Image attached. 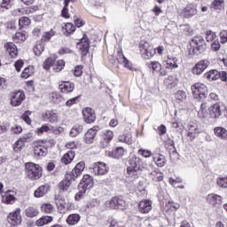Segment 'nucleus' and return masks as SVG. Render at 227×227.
<instances>
[{
    "mask_svg": "<svg viewBox=\"0 0 227 227\" xmlns=\"http://www.w3.org/2000/svg\"><path fill=\"white\" fill-rule=\"evenodd\" d=\"M101 148H107L109 146V143H111L114 137V132L110 129H105L101 132Z\"/></svg>",
    "mask_w": 227,
    "mask_h": 227,
    "instance_id": "6e6552de",
    "label": "nucleus"
},
{
    "mask_svg": "<svg viewBox=\"0 0 227 227\" xmlns=\"http://www.w3.org/2000/svg\"><path fill=\"white\" fill-rule=\"evenodd\" d=\"M119 63H122L125 67V68H128V70H132V64L127 59L125 55H123V51L119 52V58H118Z\"/></svg>",
    "mask_w": 227,
    "mask_h": 227,
    "instance_id": "f704fd0d",
    "label": "nucleus"
},
{
    "mask_svg": "<svg viewBox=\"0 0 227 227\" xmlns=\"http://www.w3.org/2000/svg\"><path fill=\"white\" fill-rule=\"evenodd\" d=\"M145 165H143V160L137 156H130L128 159L127 172L129 176H137V171H143Z\"/></svg>",
    "mask_w": 227,
    "mask_h": 227,
    "instance_id": "7ed1b4c3",
    "label": "nucleus"
},
{
    "mask_svg": "<svg viewBox=\"0 0 227 227\" xmlns=\"http://www.w3.org/2000/svg\"><path fill=\"white\" fill-rule=\"evenodd\" d=\"M138 153L145 157V159H148L150 157H153L155 155L154 153H152L150 150H145V149H140L138 150Z\"/></svg>",
    "mask_w": 227,
    "mask_h": 227,
    "instance_id": "e2e57ef3",
    "label": "nucleus"
},
{
    "mask_svg": "<svg viewBox=\"0 0 227 227\" xmlns=\"http://www.w3.org/2000/svg\"><path fill=\"white\" fill-rule=\"evenodd\" d=\"M54 61H56V59L54 58L50 57L46 59L43 64L44 70H49V68H51L54 65Z\"/></svg>",
    "mask_w": 227,
    "mask_h": 227,
    "instance_id": "864d4df0",
    "label": "nucleus"
},
{
    "mask_svg": "<svg viewBox=\"0 0 227 227\" xmlns=\"http://www.w3.org/2000/svg\"><path fill=\"white\" fill-rule=\"evenodd\" d=\"M81 221V215L79 214H71L67 218V223L69 224V226H74L77 224Z\"/></svg>",
    "mask_w": 227,
    "mask_h": 227,
    "instance_id": "72a5a7b5",
    "label": "nucleus"
},
{
    "mask_svg": "<svg viewBox=\"0 0 227 227\" xmlns=\"http://www.w3.org/2000/svg\"><path fill=\"white\" fill-rule=\"evenodd\" d=\"M211 50L214 51V52H217V51L221 50V43L219 42V39H215L211 43Z\"/></svg>",
    "mask_w": 227,
    "mask_h": 227,
    "instance_id": "69168bd1",
    "label": "nucleus"
},
{
    "mask_svg": "<svg viewBox=\"0 0 227 227\" xmlns=\"http://www.w3.org/2000/svg\"><path fill=\"white\" fill-rule=\"evenodd\" d=\"M82 65L76 66L73 71V74L75 77H81L82 75Z\"/></svg>",
    "mask_w": 227,
    "mask_h": 227,
    "instance_id": "338daca9",
    "label": "nucleus"
},
{
    "mask_svg": "<svg viewBox=\"0 0 227 227\" xmlns=\"http://www.w3.org/2000/svg\"><path fill=\"white\" fill-rule=\"evenodd\" d=\"M198 13V10L193 4H188L182 10L181 15L184 17V19H191L194 17Z\"/></svg>",
    "mask_w": 227,
    "mask_h": 227,
    "instance_id": "4468645a",
    "label": "nucleus"
},
{
    "mask_svg": "<svg viewBox=\"0 0 227 227\" xmlns=\"http://www.w3.org/2000/svg\"><path fill=\"white\" fill-rule=\"evenodd\" d=\"M43 51H45V43H38L34 47V53L35 56H42V52H43Z\"/></svg>",
    "mask_w": 227,
    "mask_h": 227,
    "instance_id": "79ce46f5",
    "label": "nucleus"
},
{
    "mask_svg": "<svg viewBox=\"0 0 227 227\" xmlns=\"http://www.w3.org/2000/svg\"><path fill=\"white\" fill-rule=\"evenodd\" d=\"M32 113L31 111L27 110L22 115H21V119L27 124V125H31V118H29V116H31Z\"/></svg>",
    "mask_w": 227,
    "mask_h": 227,
    "instance_id": "680f3d73",
    "label": "nucleus"
},
{
    "mask_svg": "<svg viewBox=\"0 0 227 227\" xmlns=\"http://www.w3.org/2000/svg\"><path fill=\"white\" fill-rule=\"evenodd\" d=\"M8 223L12 226H17L22 223V216H20V208H17L11 213L7 217Z\"/></svg>",
    "mask_w": 227,
    "mask_h": 227,
    "instance_id": "f8f14e48",
    "label": "nucleus"
},
{
    "mask_svg": "<svg viewBox=\"0 0 227 227\" xmlns=\"http://www.w3.org/2000/svg\"><path fill=\"white\" fill-rule=\"evenodd\" d=\"M43 121H50V123H56L58 121V114L54 111L48 110L43 114Z\"/></svg>",
    "mask_w": 227,
    "mask_h": 227,
    "instance_id": "4be33fe9",
    "label": "nucleus"
},
{
    "mask_svg": "<svg viewBox=\"0 0 227 227\" xmlns=\"http://www.w3.org/2000/svg\"><path fill=\"white\" fill-rule=\"evenodd\" d=\"M38 10V7L34 8H18L12 12L13 17H20V15H29V13H35Z\"/></svg>",
    "mask_w": 227,
    "mask_h": 227,
    "instance_id": "412c9836",
    "label": "nucleus"
},
{
    "mask_svg": "<svg viewBox=\"0 0 227 227\" xmlns=\"http://www.w3.org/2000/svg\"><path fill=\"white\" fill-rule=\"evenodd\" d=\"M138 210L142 214H148L152 210V201L151 200H141L138 204Z\"/></svg>",
    "mask_w": 227,
    "mask_h": 227,
    "instance_id": "5701e85b",
    "label": "nucleus"
},
{
    "mask_svg": "<svg viewBox=\"0 0 227 227\" xmlns=\"http://www.w3.org/2000/svg\"><path fill=\"white\" fill-rule=\"evenodd\" d=\"M59 89L61 93H72L75 90V83L72 82H62L59 85Z\"/></svg>",
    "mask_w": 227,
    "mask_h": 227,
    "instance_id": "6ab92c4d",
    "label": "nucleus"
},
{
    "mask_svg": "<svg viewBox=\"0 0 227 227\" xmlns=\"http://www.w3.org/2000/svg\"><path fill=\"white\" fill-rule=\"evenodd\" d=\"M52 216L49 215H44L41 218H39L36 222L35 224L37 226H45V224H49L50 223H52Z\"/></svg>",
    "mask_w": 227,
    "mask_h": 227,
    "instance_id": "e433bc0d",
    "label": "nucleus"
},
{
    "mask_svg": "<svg viewBox=\"0 0 227 227\" xmlns=\"http://www.w3.org/2000/svg\"><path fill=\"white\" fill-rule=\"evenodd\" d=\"M100 130V128L98 126H94L93 128L90 129L84 136V142L87 145H91L93 141L95 140V137L97 136V132Z\"/></svg>",
    "mask_w": 227,
    "mask_h": 227,
    "instance_id": "f3484780",
    "label": "nucleus"
},
{
    "mask_svg": "<svg viewBox=\"0 0 227 227\" xmlns=\"http://www.w3.org/2000/svg\"><path fill=\"white\" fill-rule=\"evenodd\" d=\"M221 43H227V30H222L219 34Z\"/></svg>",
    "mask_w": 227,
    "mask_h": 227,
    "instance_id": "774afa93",
    "label": "nucleus"
},
{
    "mask_svg": "<svg viewBox=\"0 0 227 227\" xmlns=\"http://www.w3.org/2000/svg\"><path fill=\"white\" fill-rule=\"evenodd\" d=\"M52 36H54V31L51 30L50 32H45L43 35L41 43H45V42H49L51 40V38H52Z\"/></svg>",
    "mask_w": 227,
    "mask_h": 227,
    "instance_id": "bf43d9fd",
    "label": "nucleus"
},
{
    "mask_svg": "<svg viewBox=\"0 0 227 227\" xmlns=\"http://www.w3.org/2000/svg\"><path fill=\"white\" fill-rule=\"evenodd\" d=\"M26 145V143H31L33 141V133H26L20 138Z\"/></svg>",
    "mask_w": 227,
    "mask_h": 227,
    "instance_id": "052dcab7",
    "label": "nucleus"
},
{
    "mask_svg": "<svg viewBox=\"0 0 227 227\" xmlns=\"http://www.w3.org/2000/svg\"><path fill=\"white\" fill-rule=\"evenodd\" d=\"M224 0H214L210 5L213 10H221Z\"/></svg>",
    "mask_w": 227,
    "mask_h": 227,
    "instance_id": "13d9d810",
    "label": "nucleus"
},
{
    "mask_svg": "<svg viewBox=\"0 0 227 227\" xmlns=\"http://www.w3.org/2000/svg\"><path fill=\"white\" fill-rule=\"evenodd\" d=\"M24 98H26V94H24L22 91L12 93L11 98V106H13V107L20 106V104H22L24 101Z\"/></svg>",
    "mask_w": 227,
    "mask_h": 227,
    "instance_id": "dca6fc26",
    "label": "nucleus"
},
{
    "mask_svg": "<svg viewBox=\"0 0 227 227\" xmlns=\"http://www.w3.org/2000/svg\"><path fill=\"white\" fill-rule=\"evenodd\" d=\"M77 49H79L82 58H84L90 52V39L86 34L83 35V37L77 43Z\"/></svg>",
    "mask_w": 227,
    "mask_h": 227,
    "instance_id": "1a4fd4ad",
    "label": "nucleus"
},
{
    "mask_svg": "<svg viewBox=\"0 0 227 227\" xmlns=\"http://www.w3.org/2000/svg\"><path fill=\"white\" fill-rule=\"evenodd\" d=\"M61 94L58 93V92H53L51 94V101L53 104H59V102H61Z\"/></svg>",
    "mask_w": 227,
    "mask_h": 227,
    "instance_id": "0e129e2a",
    "label": "nucleus"
},
{
    "mask_svg": "<svg viewBox=\"0 0 227 227\" xmlns=\"http://www.w3.org/2000/svg\"><path fill=\"white\" fill-rule=\"evenodd\" d=\"M83 129L84 127L82 125H75L71 129L69 136H71V137H75L82 132Z\"/></svg>",
    "mask_w": 227,
    "mask_h": 227,
    "instance_id": "ea45409f",
    "label": "nucleus"
},
{
    "mask_svg": "<svg viewBox=\"0 0 227 227\" xmlns=\"http://www.w3.org/2000/svg\"><path fill=\"white\" fill-rule=\"evenodd\" d=\"M6 51L11 56V58H17L19 54V50L17 49V46L13 43H7L5 44Z\"/></svg>",
    "mask_w": 227,
    "mask_h": 227,
    "instance_id": "c85d7f7f",
    "label": "nucleus"
},
{
    "mask_svg": "<svg viewBox=\"0 0 227 227\" xmlns=\"http://www.w3.org/2000/svg\"><path fill=\"white\" fill-rule=\"evenodd\" d=\"M47 192H49V185H41L35 191L34 196L35 198H43Z\"/></svg>",
    "mask_w": 227,
    "mask_h": 227,
    "instance_id": "7c9ffc66",
    "label": "nucleus"
},
{
    "mask_svg": "<svg viewBox=\"0 0 227 227\" xmlns=\"http://www.w3.org/2000/svg\"><path fill=\"white\" fill-rule=\"evenodd\" d=\"M53 210L54 207H52L51 203H45L41 207V211L44 214H52Z\"/></svg>",
    "mask_w": 227,
    "mask_h": 227,
    "instance_id": "3c124183",
    "label": "nucleus"
},
{
    "mask_svg": "<svg viewBox=\"0 0 227 227\" xmlns=\"http://www.w3.org/2000/svg\"><path fill=\"white\" fill-rule=\"evenodd\" d=\"M31 25V19H29L28 17H21L19 20V26L20 27H27V26Z\"/></svg>",
    "mask_w": 227,
    "mask_h": 227,
    "instance_id": "c03bdc74",
    "label": "nucleus"
},
{
    "mask_svg": "<svg viewBox=\"0 0 227 227\" xmlns=\"http://www.w3.org/2000/svg\"><path fill=\"white\" fill-rule=\"evenodd\" d=\"M15 196L12 194L6 193L2 196V201L3 203H6V205H13V203H15Z\"/></svg>",
    "mask_w": 227,
    "mask_h": 227,
    "instance_id": "37998d69",
    "label": "nucleus"
},
{
    "mask_svg": "<svg viewBox=\"0 0 227 227\" xmlns=\"http://www.w3.org/2000/svg\"><path fill=\"white\" fill-rule=\"evenodd\" d=\"M206 40L208 43L215 42V40H217V35L212 30H207L206 31Z\"/></svg>",
    "mask_w": 227,
    "mask_h": 227,
    "instance_id": "de8ad7c7",
    "label": "nucleus"
},
{
    "mask_svg": "<svg viewBox=\"0 0 227 227\" xmlns=\"http://www.w3.org/2000/svg\"><path fill=\"white\" fill-rule=\"evenodd\" d=\"M73 182H75V180L72 178V176H70V174H66L65 180L61 181L59 184L60 191H68Z\"/></svg>",
    "mask_w": 227,
    "mask_h": 227,
    "instance_id": "aec40b11",
    "label": "nucleus"
},
{
    "mask_svg": "<svg viewBox=\"0 0 227 227\" xmlns=\"http://www.w3.org/2000/svg\"><path fill=\"white\" fill-rule=\"evenodd\" d=\"M153 161L158 166V168H164L166 166V157L162 154H153Z\"/></svg>",
    "mask_w": 227,
    "mask_h": 227,
    "instance_id": "473e14b6",
    "label": "nucleus"
},
{
    "mask_svg": "<svg viewBox=\"0 0 227 227\" xmlns=\"http://www.w3.org/2000/svg\"><path fill=\"white\" fill-rule=\"evenodd\" d=\"M208 65H210V61L207 59L200 60L192 68V73L195 75H201V74H203V72L208 68Z\"/></svg>",
    "mask_w": 227,
    "mask_h": 227,
    "instance_id": "ddd939ff",
    "label": "nucleus"
},
{
    "mask_svg": "<svg viewBox=\"0 0 227 227\" xmlns=\"http://www.w3.org/2000/svg\"><path fill=\"white\" fill-rule=\"evenodd\" d=\"M148 67L153 70V72H160V70H162V65L157 61L149 63Z\"/></svg>",
    "mask_w": 227,
    "mask_h": 227,
    "instance_id": "49530a36",
    "label": "nucleus"
},
{
    "mask_svg": "<svg viewBox=\"0 0 227 227\" xmlns=\"http://www.w3.org/2000/svg\"><path fill=\"white\" fill-rule=\"evenodd\" d=\"M75 32V26L72 23H67L64 27V35L68 36V35H72V33Z\"/></svg>",
    "mask_w": 227,
    "mask_h": 227,
    "instance_id": "a18cd8bd",
    "label": "nucleus"
},
{
    "mask_svg": "<svg viewBox=\"0 0 227 227\" xmlns=\"http://www.w3.org/2000/svg\"><path fill=\"white\" fill-rule=\"evenodd\" d=\"M207 106L206 102H201L198 110V115L200 118H207Z\"/></svg>",
    "mask_w": 227,
    "mask_h": 227,
    "instance_id": "a19ab883",
    "label": "nucleus"
},
{
    "mask_svg": "<svg viewBox=\"0 0 227 227\" xmlns=\"http://www.w3.org/2000/svg\"><path fill=\"white\" fill-rule=\"evenodd\" d=\"M32 74H33V67H27L21 73V77L22 79H27L28 77H31Z\"/></svg>",
    "mask_w": 227,
    "mask_h": 227,
    "instance_id": "4d7b16f0",
    "label": "nucleus"
},
{
    "mask_svg": "<svg viewBox=\"0 0 227 227\" xmlns=\"http://www.w3.org/2000/svg\"><path fill=\"white\" fill-rule=\"evenodd\" d=\"M219 71L215 69L210 70L204 74V77H206V79H208L209 81H217V79H219Z\"/></svg>",
    "mask_w": 227,
    "mask_h": 227,
    "instance_id": "c9c22d12",
    "label": "nucleus"
},
{
    "mask_svg": "<svg viewBox=\"0 0 227 227\" xmlns=\"http://www.w3.org/2000/svg\"><path fill=\"white\" fill-rule=\"evenodd\" d=\"M26 175L29 180H40L42 178L43 169L40 165L33 162L25 164Z\"/></svg>",
    "mask_w": 227,
    "mask_h": 227,
    "instance_id": "20e7f679",
    "label": "nucleus"
},
{
    "mask_svg": "<svg viewBox=\"0 0 227 227\" xmlns=\"http://www.w3.org/2000/svg\"><path fill=\"white\" fill-rule=\"evenodd\" d=\"M95 184L93 181V176L90 175H84L80 184H78L79 192L75 194L74 200L75 201H79L82 196L86 194V191L91 189Z\"/></svg>",
    "mask_w": 227,
    "mask_h": 227,
    "instance_id": "f257e3e1",
    "label": "nucleus"
},
{
    "mask_svg": "<svg viewBox=\"0 0 227 227\" xmlns=\"http://www.w3.org/2000/svg\"><path fill=\"white\" fill-rule=\"evenodd\" d=\"M24 144L23 141L20 140V138L18 139L17 142L13 145V150L16 153H20V152H22V148H24Z\"/></svg>",
    "mask_w": 227,
    "mask_h": 227,
    "instance_id": "09e8293b",
    "label": "nucleus"
},
{
    "mask_svg": "<svg viewBox=\"0 0 227 227\" xmlns=\"http://www.w3.org/2000/svg\"><path fill=\"white\" fill-rule=\"evenodd\" d=\"M75 158V151L69 150L66 154L61 158L62 164H70Z\"/></svg>",
    "mask_w": 227,
    "mask_h": 227,
    "instance_id": "2f4dec72",
    "label": "nucleus"
},
{
    "mask_svg": "<svg viewBox=\"0 0 227 227\" xmlns=\"http://www.w3.org/2000/svg\"><path fill=\"white\" fill-rule=\"evenodd\" d=\"M145 169L148 171V178L153 182H162V180H164V174L160 170L155 169L153 165H149Z\"/></svg>",
    "mask_w": 227,
    "mask_h": 227,
    "instance_id": "423d86ee",
    "label": "nucleus"
},
{
    "mask_svg": "<svg viewBox=\"0 0 227 227\" xmlns=\"http://www.w3.org/2000/svg\"><path fill=\"white\" fill-rule=\"evenodd\" d=\"M192 49L189 50V54L193 56H200L207 51V43H205V39L201 35L194 36L190 43Z\"/></svg>",
    "mask_w": 227,
    "mask_h": 227,
    "instance_id": "f03ea898",
    "label": "nucleus"
},
{
    "mask_svg": "<svg viewBox=\"0 0 227 227\" xmlns=\"http://www.w3.org/2000/svg\"><path fill=\"white\" fill-rule=\"evenodd\" d=\"M209 115L212 118L217 119L219 118L223 114L221 112V106L219 103L214 104L208 108Z\"/></svg>",
    "mask_w": 227,
    "mask_h": 227,
    "instance_id": "b1692460",
    "label": "nucleus"
},
{
    "mask_svg": "<svg viewBox=\"0 0 227 227\" xmlns=\"http://www.w3.org/2000/svg\"><path fill=\"white\" fill-rule=\"evenodd\" d=\"M175 97L179 102H184V100L187 98V93L184 90H177L175 94Z\"/></svg>",
    "mask_w": 227,
    "mask_h": 227,
    "instance_id": "6e6d98bb",
    "label": "nucleus"
},
{
    "mask_svg": "<svg viewBox=\"0 0 227 227\" xmlns=\"http://www.w3.org/2000/svg\"><path fill=\"white\" fill-rule=\"evenodd\" d=\"M126 153L127 152L125 151V149L120 146L109 152L108 155L109 157H112V159H121V157H123V155H125Z\"/></svg>",
    "mask_w": 227,
    "mask_h": 227,
    "instance_id": "393cba45",
    "label": "nucleus"
},
{
    "mask_svg": "<svg viewBox=\"0 0 227 227\" xmlns=\"http://www.w3.org/2000/svg\"><path fill=\"white\" fill-rule=\"evenodd\" d=\"M40 214V210H38V207L35 206L27 207L25 209V215L27 217H29L30 219H33L34 217H36Z\"/></svg>",
    "mask_w": 227,
    "mask_h": 227,
    "instance_id": "c756f323",
    "label": "nucleus"
},
{
    "mask_svg": "<svg viewBox=\"0 0 227 227\" xmlns=\"http://www.w3.org/2000/svg\"><path fill=\"white\" fill-rule=\"evenodd\" d=\"M68 3H70V0L64 1V7L61 12L62 17H64V19H70V14L68 13Z\"/></svg>",
    "mask_w": 227,
    "mask_h": 227,
    "instance_id": "8fccbe9b",
    "label": "nucleus"
},
{
    "mask_svg": "<svg viewBox=\"0 0 227 227\" xmlns=\"http://www.w3.org/2000/svg\"><path fill=\"white\" fill-rule=\"evenodd\" d=\"M82 173V170H80L79 168H77V167H74L73 170L69 173H67V175H70L71 178L75 180L77 177L81 176Z\"/></svg>",
    "mask_w": 227,
    "mask_h": 227,
    "instance_id": "603ef678",
    "label": "nucleus"
},
{
    "mask_svg": "<svg viewBox=\"0 0 227 227\" xmlns=\"http://www.w3.org/2000/svg\"><path fill=\"white\" fill-rule=\"evenodd\" d=\"M207 201L212 207H218L223 203V197L215 193H210L207 197Z\"/></svg>",
    "mask_w": 227,
    "mask_h": 227,
    "instance_id": "a211bd4d",
    "label": "nucleus"
},
{
    "mask_svg": "<svg viewBox=\"0 0 227 227\" xmlns=\"http://www.w3.org/2000/svg\"><path fill=\"white\" fill-rule=\"evenodd\" d=\"M214 134L219 139H222L223 141H227V129H226V128L215 127L214 129Z\"/></svg>",
    "mask_w": 227,
    "mask_h": 227,
    "instance_id": "bb28decb",
    "label": "nucleus"
},
{
    "mask_svg": "<svg viewBox=\"0 0 227 227\" xmlns=\"http://www.w3.org/2000/svg\"><path fill=\"white\" fill-rule=\"evenodd\" d=\"M83 120L85 123H95L97 120V114L91 107H85L82 109Z\"/></svg>",
    "mask_w": 227,
    "mask_h": 227,
    "instance_id": "9d476101",
    "label": "nucleus"
},
{
    "mask_svg": "<svg viewBox=\"0 0 227 227\" xmlns=\"http://www.w3.org/2000/svg\"><path fill=\"white\" fill-rule=\"evenodd\" d=\"M178 59L176 57L168 56V59L163 62L165 68H178Z\"/></svg>",
    "mask_w": 227,
    "mask_h": 227,
    "instance_id": "a878e982",
    "label": "nucleus"
},
{
    "mask_svg": "<svg viewBox=\"0 0 227 227\" xmlns=\"http://www.w3.org/2000/svg\"><path fill=\"white\" fill-rule=\"evenodd\" d=\"M120 143H126V145H132L133 139H132V134L127 133L122 136H119L118 137Z\"/></svg>",
    "mask_w": 227,
    "mask_h": 227,
    "instance_id": "58836bf2",
    "label": "nucleus"
},
{
    "mask_svg": "<svg viewBox=\"0 0 227 227\" xmlns=\"http://www.w3.org/2000/svg\"><path fill=\"white\" fill-rule=\"evenodd\" d=\"M109 208L112 210H116V208H125L127 207V201L123 197H114L108 203Z\"/></svg>",
    "mask_w": 227,
    "mask_h": 227,
    "instance_id": "9b49d317",
    "label": "nucleus"
},
{
    "mask_svg": "<svg viewBox=\"0 0 227 227\" xmlns=\"http://www.w3.org/2000/svg\"><path fill=\"white\" fill-rule=\"evenodd\" d=\"M198 134V126L190 125L188 129V132L186 136L190 137V141H192L196 138V135Z\"/></svg>",
    "mask_w": 227,
    "mask_h": 227,
    "instance_id": "4c0bfd02",
    "label": "nucleus"
},
{
    "mask_svg": "<svg viewBox=\"0 0 227 227\" xmlns=\"http://www.w3.org/2000/svg\"><path fill=\"white\" fill-rule=\"evenodd\" d=\"M140 51L144 59H150V58H153V56L157 54V50L153 48V45H150L148 43H140Z\"/></svg>",
    "mask_w": 227,
    "mask_h": 227,
    "instance_id": "0eeeda50",
    "label": "nucleus"
},
{
    "mask_svg": "<svg viewBox=\"0 0 227 227\" xmlns=\"http://www.w3.org/2000/svg\"><path fill=\"white\" fill-rule=\"evenodd\" d=\"M216 184L218 187H221L222 189H227V176L223 177L220 176L216 179Z\"/></svg>",
    "mask_w": 227,
    "mask_h": 227,
    "instance_id": "5fc2aeb1",
    "label": "nucleus"
},
{
    "mask_svg": "<svg viewBox=\"0 0 227 227\" xmlns=\"http://www.w3.org/2000/svg\"><path fill=\"white\" fill-rule=\"evenodd\" d=\"M49 153V149L47 147L37 145L34 146V154L36 155V157H45Z\"/></svg>",
    "mask_w": 227,
    "mask_h": 227,
    "instance_id": "cd10ccee",
    "label": "nucleus"
},
{
    "mask_svg": "<svg viewBox=\"0 0 227 227\" xmlns=\"http://www.w3.org/2000/svg\"><path fill=\"white\" fill-rule=\"evenodd\" d=\"M107 171H109L107 165L102 161L95 163L92 168V172L98 176L107 175Z\"/></svg>",
    "mask_w": 227,
    "mask_h": 227,
    "instance_id": "2eb2a0df",
    "label": "nucleus"
},
{
    "mask_svg": "<svg viewBox=\"0 0 227 227\" xmlns=\"http://www.w3.org/2000/svg\"><path fill=\"white\" fill-rule=\"evenodd\" d=\"M192 93L193 95V98L196 100H205L208 96V91L207 90V86L203 83H195L192 85Z\"/></svg>",
    "mask_w": 227,
    "mask_h": 227,
    "instance_id": "39448f33",
    "label": "nucleus"
}]
</instances>
